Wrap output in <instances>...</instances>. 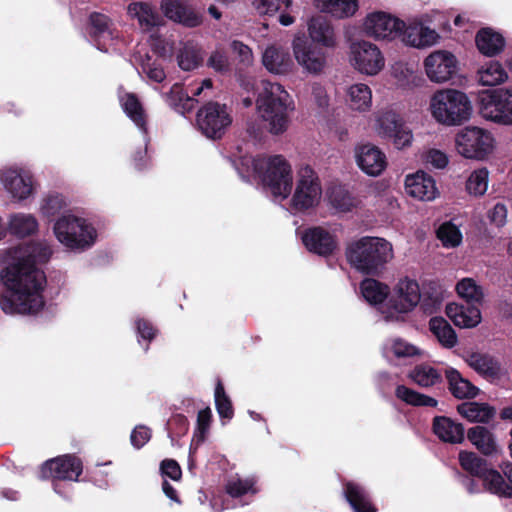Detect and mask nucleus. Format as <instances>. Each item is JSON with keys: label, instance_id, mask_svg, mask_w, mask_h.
Masks as SVG:
<instances>
[{"label": "nucleus", "instance_id": "nucleus-28", "mask_svg": "<svg viewBox=\"0 0 512 512\" xmlns=\"http://www.w3.org/2000/svg\"><path fill=\"white\" fill-rule=\"evenodd\" d=\"M475 43L480 53L492 57L502 52L506 41L502 34L490 27H485L477 32Z\"/></svg>", "mask_w": 512, "mask_h": 512}, {"label": "nucleus", "instance_id": "nucleus-1", "mask_svg": "<svg viewBox=\"0 0 512 512\" xmlns=\"http://www.w3.org/2000/svg\"><path fill=\"white\" fill-rule=\"evenodd\" d=\"M7 255L9 262L0 277L8 294L0 295L1 309L11 315L38 313L45 305L46 276L37 264L48 262L51 248L41 242H26L8 249Z\"/></svg>", "mask_w": 512, "mask_h": 512}, {"label": "nucleus", "instance_id": "nucleus-14", "mask_svg": "<svg viewBox=\"0 0 512 512\" xmlns=\"http://www.w3.org/2000/svg\"><path fill=\"white\" fill-rule=\"evenodd\" d=\"M428 78L437 83L450 80L457 71V59L448 52L438 50L431 53L424 61Z\"/></svg>", "mask_w": 512, "mask_h": 512}, {"label": "nucleus", "instance_id": "nucleus-22", "mask_svg": "<svg viewBox=\"0 0 512 512\" xmlns=\"http://www.w3.org/2000/svg\"><path fill=\"white\" fill-rule=\"evenodd\" d=\"M161 10L168 19L186 27H197L202 23L201 14L177 0H162Z\"/></svg>", "mask_w": 512, "mask_h": 512}, {"label": "nucleus", "instance_id": "nucleus-62", "mask_svg": "<svg viewBox=\"0 0 512 512\" xmlns=\"http://www.w3.org/2000/svg\"><path fill=\"white\" fill-rule=\"evenodd\" d=\"M160 471L163 476L169 477L173 481H179L182 477L181 467L174 459L162 460L160 463Z\"/></svg>", "mask_w": 512, "mask_h": 512}, {"label": "nucleus", "instance_id": "nucleus-41", "mask_svg": "<svg viewBox=\"0 0 512 512\" xmlns=\"http://www.w3.org/2000/svg\"><path fill=\"white\" fill-rule=\"evenodd\" d=\"M38 229V222L33 215L18 213L11 216L9 230L11 234L24 238L33 235Z\"/></svg>", "mask_w": 512, "mask_h": 512}, {"label": "nucleus", "instance_id": "nucleus-59", "mask_svg": "<svg viewBox=\"0 0 512 512\" xmlns=\"http://www.w3.org/2000/svg\"><path fill=\"white\" fill-rule=\"evenodd\" d=\"M422 30V24H414L408 27L401 28V33L397 38H400L406 45L411 47L419 48L417 42L418 38H420V33Z\"/></svg>", "mask_w": 512, "mask_h": 512}, {"label": "nucleus", "instance_id": "nucleus-19", "mask_svg": "<svg viewBox=\"0 0 512 512\" xmlns=\"http://www.w3.org/2000/svg\"><path fill=\"white\" fill-rule=\"evenodd\" d=\"M355 157L358 167L369 176H379L387 166L385 154L372 144L357 147Z\"/></svg>", "mask_w": 512, "mask_h": 512}, {"label": "nucleus", "instance_id": "nucleus-3", "mask_svg": "<svg viewBox=\"0 0 512 512\" xmlns=\"http://www.w3.org/2000/svg\"><path fill=\"white\" fill-rule=\"evenodd\" d=\"M290 96L279 83L262 81V90L257 98L259 112L268 130L274 135L284 133L288 128L289 100Z\"/></svg>", "mask_w": 512, "mask_h": 512}, {"label": "nucleus", "instance_id": "nucleus-63", "mask_svg": "<svg viewBox=\"0 0 512 512\" xmlns=\"http://www.w3.org/2000/svg\"><path fill=\"white\" fill-rule=\"evenodd\" d=\"M330 201L334 207L342 211H350L352 199L348 193H343L341 189H333L329 195Z\"/></svg>", "mask_w": 512, "mask_h": 512}, {"label": "nucleus", "instance_id": "nucleus-9", "mask_svg": "<svg viewBox=\"0 0 512 512\" xmlns=\"http://www.w3.org/2000/svg\"><path fill=\"white\" fill-rule=\"evenodd\" d=\"M196 122L203 135L216 140L223 137L232 117L225 104L211 101L198 110Z\"/></svg>", "mask_w": 512, "mask_h": 512}, {"label": "nucleus", "instance_id": "nucleus-43", "mask_svg": "<svg viewBox=\"0 0 512 512\" xmlns=\"http://www.w3.org/2000/svg\"><path fill=\"white\" fill-rule=\"evenodd\" d=\"M429 327L439 342L446 348H452L457 343V335L451 325L443 317L430 319Z\"/></svg>", "mask_w": 512, "mask_h": 512}, {"label": "nucleus", "instance_id": "nucleus-7", "mask_svg": "<svg viewBox=\"0 0 512 512\" xmlns=\"http://www.w3.org/2000/svg\"><path fill=\"white\" fill-rule=\"evenodd\" d=\"M483 118L498 124L512 125V88L483 90L478 95Z\"/></svg>", "mask_w": 512, "mask_h": 512}, {"label": "nucleus", "instance_id": "nucleus-24", "mask_svg": "<svg viewBox=\"0 0 512 512\" xmlns=\"http://www.w3.org/2000/svg\"><path fill=\"white\" fill-rule=\"evenodd\" d=\"M445 378L449 392L456 399L470 400L476 398L480 393V389L477 386L467 378H464L462 374L453 367H449L445 370Z\"/></svg>", "mask_w": 512, "mask_h": 512}, {"label": "nucleus", "instance_id": "nucleus-53", "mask_svg": "<svg viewBox=\"0 0 512 512\" xmlns=\"http://www.w3.org/2000/svg\"><path fill=\"white\" fill-rule=\"evenodd\" d=\"M488 187V170L486 168L475 170L466 182V190L469 194L483 195Z\"/></svg>", "mask_w": 512, "mask_h": 512}, {"label": "nucleus", "instance_id": "nucleus-36", "mask_svg": "<svg viewBox=\"0 0 512 512\" xmlns=\"http://www.w3.org/2000/svg\"><path fill=\"white\" fill-rule=\"evenodd\" d=\"M458 460L462 469L473 477L481 479L489 470L487 460L475 452L462 450L459 452Z\"/></svg>", "mask_w": 512, "mask_h": 512}, {"label": "nucleus", "instance_id": "nucleus-6", "mask_svg": "<svg viewBox=\"0 0 512 512\" xmlns=\"http://www.w3.org/2000/svg\"><path fill=\"white\" fill-rule=\"evenodd\" d=\"M58 241L71 250L90 248L97 238L96 229L86 219L72 215H62L54 224Z\"/></svg>", "mask_w": 512, "mask_h": 512}, {"label": "nucleus", "instance_id": "nucleus-31", "mask_svg": "<svg viewBox=\"0 0 512 512\" xmlns=\"http://www.w3.org/2000/svg\"><path fill=\"white\" fill-rule=\"evenodd\" d=\"M456 409L469 422L488 423L496 414L495 408L488 403L463 402Z\"/></svg>", "mask_w": 512, "mask_h": 512}, {"label": "nucleus", "instance_id": "nucleus-38", "mask_svg": "<svg viewBox=\"0 0 512 512\" xmlns=\"http://www.w3.org/2000/svg\"><path fill=\"white\" fill-rule=\"evenodd\" d=\"M258 480L255 476H249L244 479L233 478L225 485V492L232 498H240L244 495H256L260 489L257 485Z\"/></svg>", "mask_w": 512, "mask_h": 512}, {"label": "nucleus", "instance_id": "nucleus-32", "mask_svg": "<svg viewBox=\"0 0 512 512\" xmlns=\"http://www.w3.org/2000/svg\"><path fill=\"white\" fill-rule=\"evenodd\" d=\"M467 364L481 376L487 379H496L500 376V365L493 357L479 352L471 353L467 359Z\"/></svg>", "mask_w": 512, "mask_h": 512}, {"label": "nucleus", "instance_id": "nucleus-23", "mask_svg": "<svg viewBox=\"0 0 512 512\" xmlns=\"http://www.w3.org/2000/svg\"><path fill=\"white\" fill-rule=\"evenodd\" d=\"M343 494L353 512L378 511L367 489L356 482L346 481L343 484Z\"/></svg>", "mask_w": 512, "mask_h": 512}, {"label": "nucleus", "instance_id": "nucleus-16", "mask_svg": "<svg viewBox=\"0 0 512 512\" xmlns=\"http://www.w3.org/2000/svg\"><path fill=\"white\" fill-rule=\"evenodd\" d=\"M302 242L309 252L321 257L333 255L338 248L336 236L321 226L305 229Z\"/></svg>", "mask_w": 512, "mask_h": 512}, {"label": "nucleus", "instance_id": "nucleus-29", "mask_svg": "<svg viewBox=\"0 0 512 512\" xmlns=\"http://www.w3.org/2000/svg\"><path fill=\"white\" fill-rule=\"evenodd\" d=\"M309 36L314 45L334 47L335 34L330 21L324 16L312 17L308 25Z\"/></svg>", "mask_w": 512, "mask_h": 512}, {"label": "nucleus", "instance_id": "nucleus-64", "mask_svg": "<svg viewBox=\"0 0 512 512\" xmlns=\"http://www.w3.org/2000/svg\"><path fill=\"white\" fill-rule=\"evenodd\" d=\"M142 68L148 78L154 82L161 83L166 78L163 67L156 61L150 62V58H148L146 63L142 64Z\"/></svg>", "mask_w": 512, "mask_h": 512}, {"label": "nucleus", "instance_id": "nucleus-12", "mask_svg": "<svg viewBox=\"0 0 512 512\" xmlns=\"http://www.w3.org/2000/svg\"><path fill=\"white\" fill-rule=\"evenodd\" d=\"M350 49L352 64L361 73L376 75L384 67V57L375 44L367 41L354 42Z\"/></svg>", "mask_w": 512, "mask_h": 512}, {"label": "nucleus", "instance_id": "nucleus-57", "mask_svg": "<svg viewBox=\"0 0 512 512\" xmlns=\"http://www.w3.org/2000/svg\"><path fill=\"white\" fill-rule=\"evenodd\" d=\"M208 67L218 73L224 74L230 71V62L228 56L223 50H215L207 60Z\"/></svg>", "mask_w": 512, "mask_h": 512}, {"label": "nucleus", "instance_id": "nucleus-58", "mask_svg": "<svg viewBox=\"0 0 512 512\" xmlns=\"http://www.w3.org/2000/svg\"><path fill=\"white\" fill-rule=\"evenodd\" d=\"M169 432L176 437L185 435L189 430V421L183 414H174L167 423Z\"/></svg>", "mask_w": 512, "mask_h": 512}, {"label": "nucleus", "instance_id": "nucleus-44", "mask_svg": "<svg viewBox=\"0 0 512 512\" xmlns=\"http://www.w3.org/2000/svg\"><path fill=\"white\" fill-rule=\"evenodd\" d=\"M479 82L484 86H495L507 79V72L498 61H489L478 70Z\"/></svg>", "mask_w": 512, "mask_h": 512}, {"label": "nucleus", "instance_id": "nucleus-45", "mask_svg": "<svg viewBox=\"0 0 512 512\" xmlns=\"http://www.w3.org/2000/svg\"><path fill=\"white\" fill-rule=\"evenodd\" d=\"M123 109L127 116L142 131H147L146 114L138 97L133 93H127L123 101Z\"/></svg>", "mask_w": 512, "mask_h": 512}, {"label": "nucleus", "instance_id": "nucleus-5", "mask_svg": "<svg viewBox=\"0 0 512 512\" xmlns=\"http://www.w3.org/2000/svg\"><path fill=\"white\" fill-rule=\"evenodd\" d=\"M430 109L436 121L447 126L461 125L472 114V104L468 96L456 89H444L434 93Z\"/></svg>", "mask_w": 512, "mask_h": 512}, {"label": "nucleus", "instance_id": "nucleus-34", "mask_svg": "<svg viewBox=\"0 0 512 512\" xmlns=\"http://www.w3.org/2000/svg\"><path fill=\"white\" fill-rule=\"evenodd\" d=\"M467 438L484 455H491L496 451L494 436L484 426L477 425L470 428Z\"/></svg>", "mask_w": 512, "mask_h": 512}, {"label": "nucleus", "instance_id": "nucleus-60", "mask_svg": "<svg viewBox=\"0 0 512 512\" xmlns=\"http://www.w3.org/2000/svg\"><path fill=\"white\" fill-rule=\"evenodd\" d=\"M151 436V430L148 427L138 425L131 432L130 441L134 448L141 449L151 439Z\"/></svg>", "mask_w": 512, "mask_h": 512}, {"label": "nucleus", "instance_id": "nucleus-4", "mask_svg": "<svg viewBox=\"0 0 512 512\" xmlns=\"http://www.w3.org/2000/svg\"><path fill=\"white\" fill-rule=\"evenodd\" d=\"M252 167L263 186L274 196L287 198L290 195L293 185L292 169L282 155H258L253 158Z\"/></svg>", "mask_w": 512, "mask_h": 512}, {"label": "nucleus", "instance_id": "nucleus-48", "mask_svg": "<svg viewBox=\"0 0 512 512\" xmlns=\"http://www.w3.org/2000/svg\"><path fill=\"white\" fill-rule=\"evenodd\" d=\"M349 105L351 109L365 111L371 106L372 93L366 84H354L348 90Z\"/></svg>", "mask_w": 512, "mask_h": 512}, {"label": "nucleus", "instance_id": "nucleus-55", "mask_svg": "<svg viewBox=\"0 0 512 512\" xmlns=\"http://www.w3.org/2000/svg\"><path fill=\"white\" fill-rule=\"evenodd\" d=\"M212 420V412L209 407L202 409L197 414V425L194 433L197 445L205 440Z\"/></svg>", "mask_w": 512, "mask_h": 512}, {"label": "nucleus", "instance_id": "nucleus-33", "mask_svg": "<svg viewBox=\"0 0 512 512\" xmlns=\"http://www.w3.org/2000/svg\"><path fill=\"white\" fill-rule=\"evenodd\" d=\"M443 301L442 286L434 280L425 282L421 291L420 307L425 314L436 313Z\"/></svg>", "mask_w": 512, "mask_h": 512}, {"label": "nucleus", "instance_id": "nucleus-20", "mask_svg": "<svg viewBox=\"0 0 512 512\" xmlns=\"http://www.w3.org/2000/svg\"><path fill=\"white\" fill-rule=\"evenodd\" d=\"M0 178L5 189L18 201L27 199L33 192V181L29 172L8 169L1 173Z\"/></svg>", "mask_w": 512, "mask_h": 512}, {"label": "nucleus", "instance_id": "nucleus-35", "mask_svg": "<svg viewBox=\"0 0 512 512\" xmlns=\"http://www.w3.org/2000/svg\"><path fill=\"white\" fill-rule=\"evenodd\" d=\"M256 8L260 14L274 15L281 12L279 22L283 26H289L294 22V17L286 13L291 5V0H255Z\"/></svg>", "mask_w": 512, "mask_h": 512}, {"label": "nucleus", "instance_id": "nucleus-46", "mask_svg": "<svg viewBox=\"0 0 512 512\" xmlns=\"http://www.w3.org/2000/svg\"><path fill=\"white\" fill-rule=\"evenodd\" d=\"M484 487L492 494L512 498V485L506 483L503 476L495 469L489 468L487 474L481 478Z\"/></svg>", "mask_w": 512, "mask_h": 512}, {"label": "nucleus", "instance_id": "nucleus-15", "mask_svg": "<svg viewBox=\"0 0 512 512\" xmlns=\"http://www.w3.org/2000/svg\"><path fill=\"white\" fill-rule=\"evenodd\" d=\"M380 133L397 149L411 146L413 140L412 130L395 113L388 112L379 118Z\"/></svg>", "mask_w": 512, "mask_h": 512}, {"label": "nucleus", "instance_id": "nucleus-26", "mask_svg": "<svg viewBox=\"0 0 512 512\" xmlns=\"http://www.w3.org/2000/svg\"><path fill=\"white\" fill-rule=\"evenodd\" d=\"M432 429L434 434L443 442L459 444L465 438L463 425L446 416H435Z\"/></svg>", "mask_w": 512, "mask_h": 512}, {"label": "nucleus", "instance_id": "nucleus-25", "mask_svg": "<svg viewBox=\"0 0 512 512\" xmlns=\"http://www.w3.org/2000/svg\"><path fill=\"white\" fill-rule=\"evenodd\" d=\"M445 312L454 325L460 328H472L481 321V312L477 305L449 303Z\"/></svg>", "mask_w": 512, "mask_h": 512}, {"label": "nucleus", "instance_id": "nucleus-56", "mask_svg": "<svg viewBox=\"0 0 512 512\" xmlns=\"http://www.w3.org/2000/svg\"><path fill=\"white\" fill-rule=\"evenodd\" d=\"M66 207L65 198L60 194H50L44 200L41 211L46 217H53Z\"/></svg>", "mask_w": 512, "mask_h": 512}, {"label": "nucleus", "instance_id": "nucleus-40", "mask_svg": "<svg viewBox=\"0 0 512 512\" xmlns=\"http://www.w3.org/2000/svg\"><path fill=\"white\" fill-rule=\"evenodd\" d=\"M363 297L370 304H380L388 297V285L374 279L366 278L360 284Z\"/></svg>", "mask_w": 512, "mask_h": 512}, {"label": "nucleus", "instance_id": "nucleus-50", "mask_svg": "<svg viewBox=\"0 0 512 512\" xmlns=\"http://www.w3.org/2000/svg\"><path fill=\"white\" fill-rule=\"evenodd\" d=\"M410 378L419 386L428 388L442 381L439 371L428 365H418L410 373Z\"/></svg>", "mask_w": 512, "mask_h": 512}, {"label": "nucleus", "instance_id": "nucleus-13", "mask_svg": "<svg viewBox=\"0 0 512 512\" xmlns=\"http://www.w3.org/2000/svg\"><path fill=\"white\" fill-rule=\"evenodd\" d=\"M365 33L377 40H394L405 27L404 21L386 12L377 11L366 16L364 24Z\"/></svg>", "mask_w": 512, "mask_h": 512}, {"label": "nucleus", "instance_id": "nucleus-10", "mask_svg": "<svg viewBox=\"0 0 512 512\" xmlns=\"http://www.w3.org/2000/svg\"><path fill=\"white\" fill-rule=\"evenodd\" d=\"M321 194L322 188L316 172L308 165L302 167L291 199L292 207L299 212L307 211L319 203Z\"/></svg>", "mask_w": 512, "mask_h": 512}, {"label": "nucleus", "instance_id": "nucleus-42", "mask_svg": "<svg viewBox=\"0 0 512 512\" xmlns=\"http://www.w3.org/2000/svg\"><path fill=\"white\" fill-rule=\"evenodd\" d=\"M323 11L336 18H347L358 10L357 0H316Z\"/></svg>", "mask_w": 512, "mask_h": 512}, {"label": "nucleus", "instance_id": "nucleus-17", "mask_svg": "<svg viewBox=\"0 0 512 512\" xmlns=\"http://www.w3.org/2000/svg\"><path fill=\"white\" fill-rule=\"evenodd\" d=\"M293 51L298 63L311 73H319L324 68L326 57L323 48L296 38L293 41Z\"/></svg>", "mask_w": 512, "mask_h": 512}, {"label": "nucleus", "instance_id": "nucleus-30", "mask_svg": "<svg viewBox=\"0 0 512 512\" xmlns=\"http://www.w3.org/2000/svg\"><path fill=\"white\" fill-rule=\"evenodd\" d=\"M89 26V36L94 41L96 47L99 50L106 51V41L113 38L108 16L99 12L91 13L89 16Z\"/></svg>", "mask_w": 512, "mask_h": 512}, {"label": "nucleus", "instance_id": "nucleus-21", "mask_svg": "<svg viewBox=\"0 0 512 512\" xmlns=\"http://www.w3.org/2000/svg\"><path fill=\"white\" fill-rule=\"evenodd\" d=\"M406 192L419 200H433L437 194L435 180L424 171H417L405 179Z\"/></svg>", "mask_w": 512, "mask_h": 512}, {"label": "nucleus", "instance_id": "nucleus-49", "mask_svg": "<svg viewBox=\"0 0 512 512\" xmlns=\"http://www.w3.org/2000/svg\"><path fill=\"white\" fill-rule=\"evenodd\" d=\"M215 407L217 413L222 420L230 421L234 416V408L230 397L227 395L222 381L219 379L215 386L214 391Z\"/></svg>", "mask_w": 512, "mask_h": 512}, {"label": "nucleus", "instance_id": "nucleus-11", "mask_svg": "<svg viewBox=\"0 0 512 512\" xmlns=\"http://www.w3.org/2000/svg\"><path fill=\"white\" fill-rule=\"evenodd\" d=\"M83 472V462L75 454H64L45 461L40 467V478L52 479L54 490L58 492V480L79 481Z\"/></svg>", "mask_w": 512, "mask_h": 512}, {"label": "nucleus", "instance_id": "nucleus-37", "mask_svg": "<svg viewBox=\"0 0 512 512\" xmlns=\"http://www.w3.org/2000/svg\"><path fill=\"white\" fill-rule=\"evenodd\" d=\"M167 102L177 112L184 115L194 109L197 100L185 92L182 84L175 83L167 95Z\"/></svg>", "mask_w": 512, "mask_h": 512}, {"label": "nucleus", "instance_id": "nucleus-61", "mask_svg": "<svg viewBox=\"0 0 512 512\" xmlns=\"http://www.w3.org/2000/svg\"><path fill=\"white\" fill-rule=\"evenodd\" d=\"M232 52L237 56L240 63L249 65L252 63L253 54L251 48L241 41L233 40L230 44Z\"/></svg>", "mask_w": 512, "mask_h": 512}, {"label": "nucleus", "instance_id": "nucleus-52", "mask_svg": "<svg viewBox=\"0 0 512 512\" xmlns=\"http://www.w3.org/2000/svg\"><path fill=\"white\" fill-rule=\"evenodd\" d=\"M178 65L182 70L191 71L201 63L199 50L193 45L185 44L177 55Z\"/></svg>", "mask_w": 512, "mask_h": 512}, {"label": "nucleus", "instance_id": "nucleus-18", "mask_svg": "<svg viewBox=\"0 0 512 512\" xmlns=\"http://www.w3.org/2000/svg\"><path fill=\"white\" fill-rule=\"evenodd\" d=\"M421 300V290L417 281L405 278L397 285V296L389 300V305L398 313L412 311Z\"/></svg>", "mask_w": 512, "mask_h": 512}, {"label": "nucleus", "instance_id": "nucleus-47", "mask_svg": "<svg viewBox=\"0 0 512 512\" xmlns=\"http://www.w3.org/2000/svg\"><path fill=\"white\" fill-rule=\"evenodd\" d=\"M129 12L137 17L140 25L146 29H151L160 25L161 17L148 3H131Z\"/></svg>", "mask_w": 512, "mask_h": 512}, {"label": "nucleus", "instance_id": "nucleus-8", "mask_svg": "<svg viewBox=\"0 0 512 512\" xmlns=\"http://www.w3.org/2000/svg\"><path fill=\"white\" fill-rule=\"evenodd\" d=\"M455 144L457 152L463 157L482 160L492 152L494 138L485 129L468 126L457 133Z\"/></svg>", "mask_w": 512, "mask_h": 512}, {"label": "nucleus", "instance_id": "nucleus-39", "mask_svg": "<svg viewBox=\"0 0 512 512\" xmlns=\"http://www.w3.org/2000/svg\"><path fill=\"white\" fill-rule=\"evenodd\" d=\"M395 396L408 405L415 407H432L438 405V401L428 395L419 393L405 385H398L395 389Z\"/></svg>", "mask_w": 512, "mask_h": 512}, {"label": "nucleus", "instance_id": "nucleus-54", "mask_svg": "<svg viewBox=\"0 0 512 512\" xmlns=\"http://www.w3.org/2000/svg\"><path fill=\"white\" fill-rule=\"evenodd\" d=\"M437 237L446 247H456L462 240L459 228L451 222H445L440 225L437 230Z\"/></svg>", "mask_w": 512, "mask_h": 512}, {"label": "nucleus", "instance_id": "nucleus-2", "mask_svg": "<svg viewBox=\"0 0 512 512\" xmlns=\"http://www.w3.org/2000/svg\"><path fill=\"white\" fill-rule=\"evenodd\" d=\"M345 257L347 263L359 273L379 277L393 259L394 251L385 238L363 236L347 244Z\"/></svg>", "mask_w": 512, "mask_h": 512}, {"label": "nucleus", "instance_id": "nucleus-27", "mask_svg": "<svg viewBox=\"0 0 512 512\" xmlns=\"http://www.w3.org/2000/svg\"><path fill=\"white\" fill-rule=\"evenodd\" d=\"M262 62L265 68L274 74H286L293 67L289 52L276 46H269L265 49Z\"/></svg>", "mask_w": 512, "mask_h": 512}, {"label": "nucleus", "instance_id": "nucleus-51", "mask_svg": "<svg viewBox=\"0 0 512 512\" xmlns=\"http://www.w3.org/2000/svg\"><path fill=\"white\" fill-rule=\"evenodd\" d=\"M458 295L465 299L467 304L480 305L483 301V291L481 286L471 278H464L456 285Z\"/></svg>", "mask_w": 512, "mask_h": 512}]
</instances>
